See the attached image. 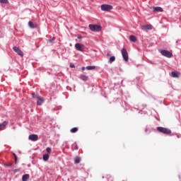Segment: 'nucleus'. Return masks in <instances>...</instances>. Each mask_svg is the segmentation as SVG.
I'll use <instances>...</instances> for the list:
<instances>
[{"mask_svg":"<svg viewBox=\"0 0 181 181\" xmlns=\"http://www.w3.org/2000/svg\"><path fill=\"white\" fill-rule=\"evenodd\" d=\"M70 67H71V69H74L76 66H74V64H71Z\"/></svg>","mask_w":181,"mask_h":181,"instance_id":"obj_29","label":"nucleus"},{"mask_svg":"<svg viewBox=\"0 0 181 181\" xmlns=\"http://www.w3.org/2000/svg\"><path fill=\"white\" fill-rule=\"evenodd\" d=\"M80 78H81V80H83V81H87V80H88V76L81 74L80 76Z\"/></svg>","mask_w":181,"mask_h":181,"instance_id":"obj_15","label":"nucleus"},{"mask_svg":"<svg viewBox=\"0 0 181 181\" xmlns=\"http://www.w3.org/2000/svg\"><path fill=\"white\" fill-rule=\"evenodd\" d=\"M80 162H81V158H80L79 156L75 157L74 163H80Z\"/></svg>","mask_w":181,"mask_h":181,"instance_id":"obj_16","label":"nucleus"},{"mask_svg":"<svg viewBox=\"0 0 181 181\" xmlns=\"http://www.w3.org/2000/svg\"><path fill=\"white\" fill-rule=\"evenodd\" d=\"M37 99L38 100L37 101V105H42V104H43V103H45V99H43V98H42L41 96H37Z\"/></svg>","mask_w":181,"mask_h":181,"instance_id":"obj_9","label":"nucleus"},{"mask_svg":"<svg viewBox=\"0 0 181 181\" xmlns=\"http://www.w3.org/2000/svg\"><path fill=\"white\" fill-rule=\"evenodd\" d=\"M153 12H163V8L161 7H153Z\"/></svg>","mask_w":181,"mask_h":181,"instance_id":"obj_12","label":"nucleus"},{"mask_svg":"<svg viewBox=\"0 0 181 181\" xmlns=\"http://www.w3.org/2000/svg\"><path fill=\"white\" fill-rule=\"evenodd\" d=\"M33 98H37V97H40V96L37 95H35V93H33Z\"/></svg>","mask_w":181,"mask_h":181,"instance_id":"obj_27","label":"nucleus"},{"mask_svg":"<svg viewBox=\"0 0 181 181\" xmlns=\"http://www.w3.org/2000/svg\"><path fill=\"white\" fill-rule=\"evenodd\" d=\"M95 69V66H86V70H94Z\"/></svg>","mask_w":181,"mask_h":181,"instance_id":"obj_20","label":"nucleus"},{"mask_svg":"<svg viewBox=\"0 0 181 181\" xmlns=\"http://www.w3.org/2000/svg\"><path fill=\"white\" fill-rule=\"evenodd\" d=\"M157 131H158V132H161L162 134H165L166 135H170V134H172V131H170V129L162 127H158Z\"/></svg>","mask_w":181,"mask_h":181,"instance_id":"obj_1","label":"nucleus"},{"mask_svg":"<svg viewBox=\"0 0 181 181\" xmlns=\"http://www.w3.org/2000/svg\"><path fill=\"white\" fill-rule=\"evenodd\" d=\"M0 4H9L8 0H0Z\"/></svg>","mask_w":181,"mask_h":181,"instance_id":"obj_23","label":"nucleus"},{"mask_svg":"<svg viewBox=\"0 0 181 181\" xmlns=\"http://www.w3.org/2000/svg\"><path fill=\"white\" fill-rule=\"evenodd\" d=\"M75 47L78 52H84V45L80 44V43H76L75 45Z\"/></svg>","mask_w":181,"mask_h":181,"instance_id":"obj_7","label":"nucleus"},{"mask_svg":"<svg viewBox=\"0 0 181 181\" xmlns=\"http://www.w3.org/2000/svg\"><path fill=\"white\" fill-rule=\"evenodd\" d=\"M28 139H30V141H33V142H36V141L39 139V136H37V134H30L28 136Z\"/></svg>","mask_w":181,"mask_h":181,"instance_id":"obj_6","label":"nucleus"},{"mask_svg":"<svg viewBox=\"0 0 181 181\" xmlns=\"http://www.w3.org/2000/svg\"><path fill=\"white\" fill-rule=\"evenodd\" d=\"M8 125V122L4 121L2 124H0V131H2Z\"/></svg>","mask_w":181,"mask_h":181,"instance_id":"obj_14","label":"nucleus"},{"mask_svg":"<svg viewBox=\"0 0 181 181\" xmlns=\"http://www.w3.org/2000/svg\"><path fill=\"white\" fill-rule=\"evenodd\" d=\"M13 155L14 156L15 163H18V156H16V154H15L14 153H13Z\"/></svg>","mask_w":181,"mask_h":181,"instance_id":"obj_24","label":"nucleus"},{"mask_svg":"<svg viewBox=\"0 0 181 181\" xmlns=\"http://www.w3.org/2000/svg\"><path fill=\"white\" fill-rule=\"evenodd\" d=\"M89 28L92 32H100L101 30V25L90 24Z\"/></svg>","mask_w":181,"mask_h":181,"instance_id":"obj_2","label":"nucleus"},{"mask_svg":"<svg viewBox=\"0 0 181 181\" xmlns=\"http://www.w3.org/2000/svg\"><path fill=\"white\" fill-rule=\"evenodd\" d=\"M13 50H14L16 53H18L19 56H21V57L23 56V52H22V50H21L19 47H13Z\"/></svg>","mask_w":181,"mask_h":181,"instance_id":"obj_8","label":"nucleus"},{"mask_svg":"<svg viewBox=\"0 0 181 181\" xmlns=\"http://www.w3.org/2000/svg\"><path fill=\"white\" fill-rule=\"evenodd\" d=\"M110 63H112L113 62H115V57L114 56L111 57L109 60Z\"/></svg>","mask_w":181,"mask_h":181,"instance_id":"obj_22","label":"nucleus"},{"mask_svg":"<svg viewBox=\"0 0 181 181\" xmlns=\"http://www.w3.org/2000/svg\"><path fill=\"white\" fill-rule=\"evenodd\" d=\"M74 148L76 151H77V149H78V146H77V144H75V145L74 146Z\"/></svg>","mask_w":181,"mask_h":181,"instance_id":"obj_26","label":"nucleus"},{"mask_svg":"<svg viewBox=\"0 0 181 181\" xmlns=\"http://www.w3.org/2000/svg\"><path fill=\"white\" fill-rule=\"evenodd\" d=\"M129 40L131 42H136V37H135V35H130Z\"/></svg>","mask_w":181,"mask_h":181,"instance_id":"obj_18","label":"nucleus"},{"mask_svg":"<svg viewBox=\"0 0 181 181\" xmlns=\"http://www.w3.org/2000/svg\"><path fill=\"white\" fill-rule=\"evenodd\" d=\"M6 166H12V163L6 164Z\"/></svg>","mask_w":181,"mask_h":181,"instance_id":"obj_30","label":"nucleus"},{"mask_svg":"<svg viewBox=\"0 0 181 181\" xmlns=\"http://www.w3.org/2000/svg\"><path fill=\"white\" fill-rule=\"evenodd\" d=\"M77 131H78V128L74 127V128L71 129L70 132H71V134H76V132H77Z\"/></svg>","mask_w":181,"mask_h":181,"instance_id":"obj_19","label":"nucleus"},{"mask_svg":"<svg viewBox=\"0 0 181 181\" xmlns=\"http://www.w3.org/2000/svg\"><path fill=\"white\" fill-rule=\"evenodd\" d=\"M121 52H122V56L124 62H128L129 58L128 57V52L127 51V49L125 48H123V49H122Z\"/></svg>","mask_w":181,"mask_h":181,"instance_id":"obj_4","label":"nucleus"},{"mask_svg":"<svg viewBox=\"0 0 181 181\" xmlns=\"http://www.w3.org/2000/svg\"><path fill=\"white\" fill-rule=\"evenodd\" d=\"M107 56H110V54H107Z\"/></svg>","mask_w":181,"mask_h":181,"instance_id":"obj_33","label":"nucleus"},{"mask_svg":"<svg viewBox=\"0 0 181 181\" xmlns=\"http://www.w3.org/2000/svg\"><path fill=\"white\" fill-rule=\"evenodd\" d=\"M160 53L163 56H164L165 57H168V59H170V57H173V54L166 49H161Z\"/></svg>","mask_w":181,"mask_h":181,"instance_id":"obj_3","label":"nucleus"},{"mask_svg":"<svg viewBox=\"0 0 181 181\" xmlns=\"http://www.w3.org/2000/svg\"><path fill=\"white\" fill-rule=\"evenodd\" d=\"M112 9V6L108 4H103L101 6V10L105 11H111Z\"/></svg>","mask_w":181,"mask_h":181,"instance_id":"obj_5","label":"nucleus"},{"mask_svg":"<svg viewBox=\"0 0 181 181\" xmlns=\"http://www.w3.org/2000/svg\"><path fill=\"white\" fill-rule=\"evenodd\" d=\"M29 177H30L29 174H25V175H23L22 180L23 181H28Z\"/></svg>","mask_w":181,"mask_h":181,"instance_id":"obj_17","label":"nucleus"},{"mask_svg":"<svg viewBox=\"0 0 181 181\" xmlns=\"http://www.w3.org/2000/svg\"><path fill=\"white\" fill-rule=\"evenodd\" d=\"M46 151H47V152L48 153H50V152H52V148H49V147H47V148H46Z\"/></svg>","mask_w":181,"mask_h":181,"instance_id":"obj_25","label":"nucleus"},{"mask_svg":"<svg viewBox=\"0 0 181 181\" xmlns=\"http://www.w3.org/2000/svg\"><path fill=\"white\" fill-rule=\"evenodd\" d=\"M171 76L174 78H179V72L177 71H173L171 72Z\"/></svg>","mask_w":181,"mask_h":181,"instance_id":"obj_13","label":"nucleus"},{"mask_svg":"<svg viewBox=\"0 0 181 181\" xmlns=\"http://www.w3.org/2000/svg\"><path fill=\"white\" fill-rule=\"evenodd\" d=\"M54 40V39H49V40H48V42H49V43H53Z\"/></svg>","mask_w":181,"mask_h":181,"instance_id":"obj_28","label":"nucleus"},{"mask_svg":"<svg viewBox=\"0 0 181 181\" xmlns=\"http://www.w3.org/2000/svg\"><path fill=\"white\" fill-rule=\"evenodd\" d=\"M43 160H45V161L49 160V154H45L43 156Z\"/></svg>","mask_w":181,"mask_h":181,"instance_id":"obj_21","label":"nucleus"},{"mask_svg":"<svg viewBox=\"0 0 181 181\" xmlns=\"http://www.w3.org/2000/svg\"><path fill=\"white\" fill-rule=\"evenodd\" d=\"M141 29H142V30H152V25L148 24L146 25H143V26H141Z\"/></svg>","mask_w":181,"mask_h":181,"instance_id":"obj_10","label":"nucleus"},{"mask_svg":"<svg viewBox=\"0 0 181 181\" xmlns=\"http://www.w3.org/2000/svg\"><path fill=\"white\" fill-rule=\"evenodd\" d=\"M82 70H86V67H82Z\"/></svg>","mask_w":181,"mask_h":181,"instance_id":"obj_32","label":"nucleus"},{"mask_svg":"<svg viewBox=\"0 0 181 181\" xmlns=\"http://www.w3.org/2000/svg\"><path fill=\"white\" fill-rule=\"evenodd\" d=\"M28 26L30 28V29H36V28H37V24L33 23L32 21H29Z\"/></svg>","mask_w":181,"mask_h":181,"instance_id":"obj_11","label":"nucleus"},{"mask_svg":"<svg viewBox=\"0 0 181 181\" xmlns=\"http://www.w3.org/2000/svg\"><path fill=\"white\" fill-rule=\"evenodd\" d=\"M83 37L81 36H78V39H82Z\"/></svg>","mask_w":181,"mask_h":181,"instance_id":"obj_31","label":"nucleus"}]
</instances>
